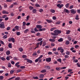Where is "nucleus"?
<instances>
[{
  "label": "nucleus",
  "mask_w": 80,
  "mask_h": 80,
  "mask_svg": "<svg viewBox=\"0 0 80 80\" xmlns=\"http://www.w3.org/2000/svg\"><path fill=\"white\" fill-rule=\"evenodd\" d=\"M62 32L61 31L57 29L54 31V33H52L51 35L53 36H58V34H60Z\"/></svg>",
  "instance_id": "1"
},
{
  "label": "nucleus",
  "mask_w": 80,
  "mask_h": 80,
  "mask_svg": "<svg viewBox=\"0 0 80 80\" xmlns=\"http://www.w3.org/2000/svg\"><path fill=\"white\" fill-rule=\"evenodd\" d=\"M8 42H11L12 41L13 43H14L15 42V38H11V37H10L8 39Z\"/></svg>",
  "instance_id": "2"
},
{
  "label": "nucleus",
  "mask_w": 80,
  "mask_h": 80,
  "mask_svg": "<svg viewBox=\"0 0 80 80\" xmlns=\"http://www.w3.org/2000/svg\"><path fill=\"white\" fill-rule=\"evenodd\" d=\"M5 28L4 22H2L0 23V28Z\"/></svg>",
  "instance_id": "3"
},
{
  "label": "nucleus",
  "mask_w": 80,
  "mask_h": 80,
  "mask_svg": "<svg viewBox=\"0 0 80 80\" xmlns=\"http://www.w3.org/2000/svg\"><path fill=\"white\" fill-rule=\"evenodd\" d=\"M70 12L71 13H72V14H75L76 13V10L74 9H72L70 10Z\"/></svg>",
  "instance_id": "4"
},
{
  "label": "nucleus",
  "mask_w": 80,
  "mask_h": 80,
  "mask_svg": "<svg viewBox=\"0 0 80 80\" xmlns=\"http://www.w3.org/2000/svg\"><path fill=\"white\" fill-rule=\"evenodd\" d=\"M57 6L58 7H59V8H62L63 7V4H62L60 5V4H58L57 5Z\"/></svg>",
  "instance_id": "5"
},
{
  "label": "nucleus",
  "mask_w": 80,
  "mask_h": 80,
  "mask_svg": "<svg viewBox=\"0 0 80 80\" xmlns=\"http://www.w3.org/2000/svg\"><path fill=\"white\" fill-rule=\"evenodd\" d=\"M51 60H52V59L50 58H46V62H50Z\"/></svg>",
  "instance_id": "6"
},
{
  "label": "nucleus",
  "mask_w": 80,
  "mask_h": 80,
  "mask_svg": "<svg viewBox=\"0 0 80 80\" xmlns=\"http://www.w3.org/2000/svg\"><path fill=\"white\" fill-rule=\"evenodd\" d=\"M64 13H70V11L68 10L65 8L64 10Z\"/></svg>",
  "instance_id": "7"
},
{
  "label": "nucleus",
  "mask_w": 80,
  "mask_h": 80,
  "mask_svg": "<svg viewBox=\"0 0 80 80\" xmlns=\"http://www.w3.org/2000/svg\"><path fill=\"white\" fill-rule=\"evenodd\" d=\"M2 13L3 14H8V13H9L8 12L6 11L5 10L3 11Z\"/></svg>",
  "instance_id": "8"
},
{
  "label": "nucleus",
  "mask_w": 80,
  "mask_h": 80,
  "mask_svg": "<svg viewBox=\"0 0 80 80\" xmlns=\"http://www.w3.org/2000/svg\"><path fill=\"white\" fill-rule=\"evenodd\" d=\"M36 27L37 28H39V29H40V28H42V26L41 25H37L36 26Z\"/></svg>",
  "instance_id": "9"
},
{
  "label": "nucleus",
  "mask_w": 80,
  "mask_h": 80,
  "mask_svg": "<svg viewBox=\"0 0 80 80\" xmlns=\"http://www.w3.org/2000/svg\"><path fill=\"white\" fill-rule=\"evenodd\" d=\"M44 68L45 69H48V70L50 69V67L49 66H46L44 67Z\"/></svg>",
  "instance_id": "10"
},
{
  "label": "nucleus",
  "mask_w": 80,
  "mask_h": 80,
  "mask_svg": "<svg viewBox=\"0 0 80 80\" xmlns=\"http://www.w3.org/2000/svg\"><path fill=\"white\" fill-rule=\"evenodd\" d=\"M49 41L51 42H55V40L53 39H50Z\"/></svg>",
  "instance_id": "11"
},
{
  "label": "nucleus",
  "mask_w": 80,
  "mask_h": 80,
  "mask_svg": "<svg viewBox=\"0 0 80 80\" xmlns=\"http://www.w3.org/2000/svg\"><path fill=\"white\" fill-rule=\"evenodd\" d=\"M46 20L47 22L49 23H52V20L47 19Z\"/></svg>",
  "instance_id": "12"
},
{
  "label": "nucleus",
  "mask_w": 80,
  "mask_h": 80,
  "mask_svg": "<svg viewBox=\"0 0 80 80\" xmlns=\"http://www.w3.org/2000/svg\"><path fill=\"white\" fill-rule=\"evenodd\" d=\"M79 16H78V15H77L76 16V18H75V19H76V20H79V19H80V18H78Z\"/></svg>",
  "instance_id": "13"
},
{
  "label": "nucleus",
  "mask_w": 80,
  "mask_h": 80,
  "mask_svg": "<svg viewBox=\"0 0 80 80\" xmlns=\"http://www.w3.org/2000/svg\"><path fill=\"white\" fill-rule=\"evenodd\" d=\"M58 42H63V38H60L58 40Z\"/></svg>",
  "instance_id": "14"
},
{
  "label": "nucleus",
  "mask_w": 80,
  "mask_h": 80,
  "mask_svg": "<svg viewBox=\"0 0 80 80\" xmlns=\"http://www.w3.org/2000/svg\"><path fill=\"white\" fill-rule=\"evenodd\" d=\"M32 12L33 13H36L37 12V9H32Z\"/></svg>",
  "instance_id": "15"
},
{
  "label": "nucleus",
  "mask_w": 80,
  "mask_h": 80,
  "mask_svg": "<svg viewBox=\"0 0 80 80\" xmlns=\"http://www.w3.org/2000/svg\"><path fill=\"white\" fill-rule=\"evenodd\" d=\"M27 62L28 63H33V61L29 59L28 61H27Z\"/></svg>",
  "instance_id": "16"
},
{
  "label": "nucleus",
  "mask_w": 80,
  "mask_h": 80,
  "mask_svg": "<svg viewBox=\"0 0 80 80\" xmlns=\"http://www.w3.org/2000/svg\"><path fill=\"white\" fill-rule=\"evenodd\" d=\"M46 45H47V43L45 42L44 41L42 42V47H45Z\"/></svg>",
  "instance_id": "17"
},
{
  "label": "nucleus",
  "mask_w": 80,
  "mask_h": 80,
  "mask_svg": "<svg viewBox=\"0 0 80 80\" xmlns=\"http://www.w3.org/2000/svg\"><path fill=\"white\" fill-rule=\"evenodd\" d=\"M44 77V75L42 74H40L39 77L41 78H43Z\"/></svg>",
  "instance_id": "18"
},
{
  "label": "nucleus",
  "mask_w": 80,
  "mask_h": 80,
  "mask_svg": "<svg viewBox=\"0 0 80 80\" xmlns=\"http://www.w3.org/2000/svg\"><path fill=\"white\" fill-rule=\"evenodd\" d=\"M46 72H47V70H46L43 69V70H42L40 72L41 73H45Z\"/></svg>",
  "instance_id": "19"
},
{
  "label": "nucleus",
  "mask_w": 80,
  "mask_h": 80,
  "mask_svg": "<svg viewBox=\"0 0 80 80\" xmlns=\"http://www.w3.org/2000/svg\"><path fill=\"white\" fill-rule=\"evenodd\" d=\"M57 61H58L61 63H62V59H61V58L57 59Z\"/></svg>",
  "instance_id": "20"
},
{
  "label": "nucleus",
  "mask_w": 80,
  "mask_h": 80,
  "mask_svg": "<svg viewBox=\"0 0 80 80\" xmlns=\"http://www.w3.org/2000/svg\"><path fill=\"white\" fill-rule=\"evenodd\" d=\"M8 47L10 48H12V44L11 43H9L8 44Z\"/></svg>",
  "instance_id": "21"
},
{
  "label": "nucleus",
  "mask_w": 80,
  "mask_h": 80,
  "mask_svg": "<svg viewBox=\"0 0 80 80\" xmlns=\"http://www.w3.org/2000/svg\"><path fill=\"white\" fill-rule=\"evenodd\" d=\"M56 70H58V71H60V70H61V68H56Z\"/></svg>",
  "instance_id": "22"
},
{
  "label": "nucleus",
  "mask_w": 80,
  "mask_h": 80,
  "mask_svg": "<svg viewBox=\"0 0 80 80\" xmlns=\"http://www.w3.org/2000/svg\"><path fill=\"white\" fill-rule=\"evenodd\" d=\"M66 45H69L70 44V42H69V41L67 40L66 42Z\"/></svg>",
  "instance_id": "23"
},
{
  "label": "nucleus",
  "mask_w": 80,
  "mask_h": 80,
  "mask_svg": "<svg viewBox=\"0 0 80 80\" xmlns=\"http://www.w3.org/2000/svg\"><path fill=\"white\" fill-rule=\"evenodd\" d=\"M18 50H19L20 52H22L23 49L22 48H18Z\"/></svg>",
  "instance_id": "24"
},
{
  "label": "nucleus",
  "mask_w": 80,
  "mask_h": 80,
  "mask_svg": "<svg viewBox=\"0 0 80 80\" xmlns=\"http://www.w3.org/2000/svg\"><path fill=\"white\" fill-rule=\"evenodd\" d=\"M10 51H9L6 52V55H10Z\"/></svg>",
  "instance_id": "25"
},
{
  "label": "nucleus",
  "mask_w": 80,
  "mask_h": 80,
  "mask_svg": "<svg viewBox=\"0 0 80 80\" xmlns=\"http://www.w3.org/2000/svg\"><path fill=\"white\" fill-rule=\"evenodd\" d=\"M29 10H33V7L32 6H29Z\"/></svg>",
  "instance_id": "26"
},
{
  "label": "nucleus",
  "mask_w": 80,
  "mask_h": 80,
  "mask_svg": "<svg viewBox=\"0 0 80 80\" xmlns=\"http://www.w3.org/2000/svg\"><path fill=\"white\" fill-rule=\"evenodd\" d=\"M15 28H16V30H19V27L18 26H16L15 27Z\"/></svg>",
  "instance_id": "27"
},
{
  "label": "nucleus",
  "mask_w": 80,
  "mask_h": 80,
  "mask_svg": "<svg viewBox=\"0 0 80 80\" xmlns=\"http://www.w3.org/2000/svg\"><path fill=\"white\" fill-rule=\"evenodd\" d=\"M69 5H70V4H69V3H67L65 5L66 8H68L69 7Z\"/></svg>",
  "instance_id": "28"
},
{
  "label": "nucleus",
  "mask_w": 80,
  "mask_h": 80,
  "mask_svg": "<svg viewBox=\"0 0 80 80\" xmlns=\"http://www.w3.org/2000/svg\"><path fill=\"white\" fill-rule=\"evenodd\" d=\"M15 72V70L12 69V70H11V71L10 72V73L11 74H12V73H13V72Z\"/></svg>",
  "instance_id": "29"
},
{
  "label": "nucleus",
  "mask_w": 80,
  "mask_h": 80,
  "mask_svg": "<svg viewBox=\"0 0 80 80\" xmlns=\"http://www.w3.org/2000/svg\"><path fill=\"white\" fill-rule=\"evenodd\" d=\"M0 59H1L2 60V61H4V60H6L5 58L3 57H1V58Z\"/></svg>",
  "instance_id": "30"
},
{
  "label": "nucleus",
  "mask_w": 80,
  "mask_h": 80,
  "mask_svg": "<svg viewBox=\"0 0 80 80\" xmlns=\"http://www.w3.org/2000/svg\"><path fill=\"white\" fill-rule=\"evenodd\" d=\"M28 29H27L25 31H24V33H27V32H28Z\"/></svg>",
  "instance_id": "31"
},
{
  "label": "nucleus",
  "mask_w": 80,
  "mask_h": 80,
  "mask_svg": "<svg viewBox=\"0 0 80 80\" xmlns=\"http://www.w3.org/2000/svg\"><path fill=\"white\" fill-rule=\"evenodd\" d=\"M35 7H40V5L39 4H38V3L35 4Z\"/></svg>",
  "instance_id": "32"
},
{
  "label": "nucleus",
  "mask_w": 80,
  "mask_h": 80,
  "mask_svg": "<svg viewBox=\"0 0 80 80\" xmlns=\"http://www.w3.org/2000/svg\"><path fill=\"white\" fill-rule=\"evenodd\" d=\"M16 78V76H13V77H12V78H9L8 79V80H12V79H13V78Z\"/></svg>",
  "instance_id": "33"
},
{
  "label": "nucleus",
  "mask_w": 80,
  "mask_h": 80,
  "mask_svg": "<svg viewBox=\"0 0 80 80\" xmlns=\"http://www.w3.org/2000/svg\"><path fill=\"white\" fill-rule=\"evenodd\" d=\"M51 12L52 13H54L55 12V11L54 9H51Z\"/></svg>",
  "instance_id": "34"
},
{
  "label": "nucleus",
  "mask_w": 80,
  "mask_h": 80,
  "mask_svg": "<svg viewBox=\"0 0 80 80\" xmlns=\"http://www.w3.org/2000/svg\"><path fill=\"white\" fill-rule=\"evenodd\" d=\"M60 21H58L56 22V25H60Z\"/></svg>",
  "instance_id": "35"
},
{
  "label": "nucleus",
  "mask_w": 80,
  "mask_h": 80,
  "mask_svg": "<svg viewBox=\"0 0 80 80\" xmlns=\"http://www.w3.org/2000/svg\"><path fill=\"white\" fill-rule=\"evenodd\" d=\"M42 40H43V38H39L38 40L37 41L38 42H40V41H42Z\"/></svg>",
  "instance_id": "36"
},
{
  "label": "nucleus",
  "mask_w": 80,
  "mask_h": 80,
  "mask_svg": "<svg viewBox=\"0 0 80 80\" xmlns=\"http://www.w3.org/2000/svg\"><path fill=\"white\" fill-rule=\"evenodd\" d=\"M55 28H56L55 27H53V28H52L50 29V31H53V30H55Z\"/></svg>",
  "instance_id": "37"
},
{
  "label": "nucleus",
  "mask_w": 80,
  "mask_h": 80,
  "mask_svg": "<svg viewBox=\"0 0 80 80\" xmlns=\"http://www.w3.org/2000/svg\"><path fill=\"white\" fill-rule=\"evenodd\" d=\"M20 8H22V6H20L19 8V12H22V9H20Z\"/></svg>",
  "instance_id": "38"
},
{
  "label": "nucleus",
  "mask_w": 80,
  "mask_h": 80,
  "mask_svg": "<svg viewBox=\"0 0 80 80\" xmlns=\"http://www.w3.org/2000/svg\"><path fill=\"white\" fill-rule=\"evenodd\" d=\"M3 76H0V80H2L3 79Z\"/></svg>",
  "instance_id": "39"
},
{
  "label": "nucleus",
  "mask_w": 80,
  "mask_h": 80,
  "mask_svg": "<svg viewBox=\"0 0 80 80\" xmlns=\"http://www.w3.org/2000/svg\"><path fill=\"white\" fill-rule=\"evenodd\" d=\"M51 45L52 47H54V46H55V43L52 42L51 44Z\"/></svg>",
  "instance_id": "40"
},
{
  "label": "nucleus",
  "mask_w": 80,
  "mask_h": 80,
  "mask_svg": "<svg viewBox=\"0 0 80 80\" xmlns=\"http://www.w3.org/2000/svg\"><path fill=\"white\" fill-rule=\"evenodd\" d=\"M39 60H40L39 58H38L37 59H36V60H35V62H36V63H37V62H38Z\"/></svg>",
  "instance_id": "41"
},
{
  "label": "nucleus",
  "mask_w": 80,
  "mask_h": 80,
  "mask_svg": "<svg viewBox=\"0 0 80 80\" xmlns=\"http://www.w3.org/2000/svg\"><path fill=\"white\" fill-rule=\"evenodd\" d=\"M8 67H9V68H10V67H11V63H8Z\"/></svg>",
  "instance_id": "42"
},
{
  "label": "nucleus",
  "mask_w": 80,
  "mask_h": 80,
  "mask_svg": "<svg viewBox=\"0 0 80 80\" xmlns=\"http://www.w3.org/2000/svg\"><path fill=\"white\" fill-rule=\"evenodd\" d=\"M65 58H69V56L68 55H65L64 56Z\"/></svg>",
  "instance_id": "43"
},
{
  "label": "nucleus",
  "mask_w": 80,
  "mask_h": 80,
  "mask_svg": "<svg viewBox=\"0 0 80 80\" xmlns=\"http://www.w3.org/2000/svg\"><path fill=\"white\" fill-rule=\"evenodd\" d=\"M70 52L69 51H68L66 52V54H67V55H70Z\"/></svg>",
  "instance_id": "44"
},
{
  "label": "nucleus",
  "mask_w": 80,
  "mask_h": 80,
  "mask_svg": "<svg viewBox=\"0 0 80 80\" xmlns=\"http://www.w3.org/2000/svg\"><path fill=\"white\" fill-rule=\"evenodd\" d=\"M4 49L3 48H0V52H3Z\"/></svg>",
  "instance_id": "45"
},
{
  "label": "nucleus",
  "mask_w": 80,
  "mask_h": 80,
  "mask_svg": "<svg viewBox=\"0 0 80 80\" xmlns=\"http://www.w3.org/2000/svg\"><path fill=\"white\" fill-rule=\"evenodd\" d=\"M0 43H1V44H2V45H4V42L2 41L1 40L0 41Z\"/></svg>",
  "instance_id": "46"
},
{
  "label": "nucleus",
  "mask_w": 80,
  "mask_h": 80,
  "mask_svg": "<svg viewBox=\"0 0 80 80\" xmlns=\"http://www.w3.org/2000/svg\"><path fill=\"white\" fill-rule=\"evenodd\" d=\"M3 38L5 39L7 38V36L6 35H5L3 36Z\"/></svg>",
  "instance_id": "47"
},
{
  "label": "nucleus",
  "mask_w": 80,
  "mask_h": 80,
  "mask_svg": "<svg viewBox=\"0 0 80 80\" xmlns=\"http://www.w3.org/2000/svg\"><path fill=\"white\" fill-rule=\"evenodd\" d=\"M23 26H25L26 25V22H23Z\"/></svg>",
  "instance_id": "48"
},
{
  "label": "nucleus",
  "mask_w": 80,
  "mask_h": 80,
  "mask_svg": "<svg viewBox=\"0 0 80 80\" xmlns=\"http://www.w3.org/2000/svg\"><path fill=\"white\" fill-rule=\"evenodd\" d=\"M34 30L35 32H39V31L37 29V28H34Z\"/></svg>",
  "instance_id": "49"
},
{
  "label": "nucleus",
  "mask_w": 80,
  "mask_h": 80,
  "mask_svg": "<svg viewBox=\"0 0 80 80\" xmlns=\"http://www.w3.org/2000/svg\"><path fill=\"white\" fill-rule=\"evenodd\" d=\"M29 17H30V16H28L26 18H27V19H26V21H28V19H29Z\"/></svg>",
  "instance_id": "50"
},
{
  "label": "nucleus",
  "mask_w": 80,
  "mask_h": 80,
  "mask_svg": "<svg viewBox=\"0 0 80 80\" xmlns=\"http://www.w3.org/2000/svg\"><path fill=\"white\" fill-rule=\"evenodd\" d=\"M20 68L22 69H24V68H25V67L24 66H22L20 67Z\"/></svg>",
  "instance_id": "51"
},
{
  "label": "nucleus",
  "mask_w": 80,
  "mask_h": 80,
  "mask_svg": "<svg viewBox=\"0 0 80 80\" xmlns=\"http://www.w3.org/2000/svg\"><path fill=\"white\" fill-rule=\"evenodd\" d=\"M20 79V77H17L15 79V80H19Z\"/></svg>",
  "instance_id": "52"
},
{
  "label": "nucleus",
  "mask_w": 80,
  "mask_h": 80,
  "mask_svg": "<svg viewBox=\"0 0 80 80\" xmlns=\"http://www.w3.org/2000/svg\"><path fill=\"white\" fill-rule=\"evenodd\" d=\"M17 35H20V32H18L16 33Z\"/></svg>",
  "instance_id": "53"
},
{
  "label": "nucleus",
  "mask_w": 80,
  "mask_h": 80,
  "mask_svg": "<svg viewBox=\"0 0 80 80\" xmlns=\"http://www.w3.org/2000/svg\"><path fill=\"white\" fill-rule=\"evenodd\" d=\"M43 43V41H41L40 42H39V44L40 46H41L42 45V43Z\"/></svg>",
  "instance_id": "54"
},
{
  "label": "nucleus",
  "mask_w": 80,
  "mask_h": 80,
  "mask_svg": "<svg viewBox=\"0 0 80 80\" xmlns=\"http://www.w3.org/2000/svg\"><path fill=\"white\" fill-rule=\"evenodd\" d=\"M73 70L72 69H69L68 70V72H70L72 71Z\"/></svg>",
  "instance_id": "55"
},
{
  "label": "nucleus",
  "mask_w": 80,
  "mask_h": 80,
  "mask_svg": "<svg viewBox=\"0 0 80 80\" xmlns=\"http://www.w3.org/2000/svg\"><path fill=\"white\" fill-rule=\"evenodd\" d=\"M64 52V50L63 49H62L61 50L60 52L61 53H63V52Z\"/></svg>",
  "instance_id": "56"
},
{
  "label": "nucleus",
  "mask_w": 80,
  "mask_h": 80,
  "mask_svg": "<svg viewBox=\"0 0 80 80\" xmlns=\"http://www.w3.org/2000/svg\"><path fill=\"white\" fill-rule=\"evenodd\" d=\"M72 8H73V5H72L69 8L70 9H72Z\"/></svg>",
  "instance_id": "57"
},
{
  "label": "nucleus",
  "mask_w": 80,
  "mask_h": 80,
  "mask_svg": "<svg viewBox=\"0 0 80 80\" xmlns=\"http://www.w3.org/2000/svg\"><path fill=\"white\" fill-rule=\"evenodd\" d=\"M33 79H38V77L36 76V77H33Z\"/></svg>",
  "instance_id": "58"
},
{
  "label": "nucleus",
  "mask_w": 80,
  "mask_h": 80,
  "mask_svg": "<svg viewBox=\"0 0 80 80\" xmlns=\"http://www.w3.org/2000/svg\"><path fill=\"white\" fill-rule=\"evenodd\" d=\"M37 55V52H35L32 54V55L33 56H36Z\"/></svg>",
  "instance_id": "59"
},
{
  "label": "nucleus",
  "mask_w": 80,
  "mask_h": 80,
  "mask_svg": "<svg viewBox=\"0 0 80 80\" xmlns=\"http://www.w3.org/2000/svg\"><path fill=\"white\" fill-rule=\"evenodd\" d=\"M70 33V31L68 30L66 32L67 34H69Z\"/></svg>",
  "instance_id": "60"
},
{
  "label": "nucleus",
  "mask_w": 80,
  "mask_h": 80,
  "mask_svg": "<svg viewBox=\"0 0 80 80\" xmlns=\"http://www.w3.org/2000/svg\"><path fill=\"white\" fill-rule=\"evenodd\" d=\"M62 49V48H58V50H61Z\"/></svg>",
  "instance_id": "61"
},
{
  "label": "nucleus",
  "mask_w": 80,
  "mask_h": 80,
  "mask_svg": "<svg viewBox=\"0 0 80 80\" xmlns=\"http://www.w3.org/2000/svg\"><path fill=\"white\" fill-rule=\"evenodd\" d=\"M17 72L18 73H19V72H22V70L21 69H18L17 71Z\"/></svg>",
  "instance_id": "62"
},
{
  "label": "nucleus",
  "mask_w": 80,
  "mask_h": 80,
  "mask_svg": "<svg viewBox=\"0 0 80 80\" xmlns=\"http://www.w3.org/2000/svg\"><path fill=\"white\" fill-rule=\"evenodd\" d=\"M7 15H5L2 16V18H5V17H7Z\"/></svg>",
  "instance_id": "63"
},
{
  "label": "nucleus",
  "mask_w": 80,
  "mask_h": 80,
  "mask_svg": "<svg viewBox=\"0 0 80 80\" xmlns=\"http://www.w3.org/2000/svg\"><path fill=\"white\" fill-rule=\"evenodd\" d=\"M77 64L78 65V67H80V64H79V63H78Z\"/></svg>",
  "instance_id": "64"
}]
</instances>
